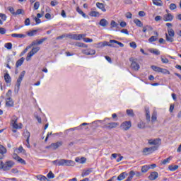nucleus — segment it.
<instances>
[{"label": "nucleus", "instance_id": "51", "mask_svg": "<svg viewBox=\"0 0 181 181\" xmlns=\"http://www.w3.org/2000/svg\"><path fill=\"white\" fill-rule=\"evenodd\" d=\"M76 11H77V13H80V15H82V16L83 17V18H86V13H84V12H83V11L81 9V8H79L78 7L76 8Z\"/></svg>", "mask_w": 181, "mask_h": 181}, {"label": "nucleus", "instance_id": "50", "mask_svg": "<svg viewBox=\"0 0 181 181\" xmlns=\"http://www.w3.org/2000/svg\"><path fill=\"white\" fill-rule=\"evenodd\" d=\"M36 33H37V30H33L32 31L28 32V36H35V35H36Z\"/></svg>", "mask_w": 181, "mask_h": 181}, {"label": "nucleus", "instance_id": "22", "mask_svg": "<svg viewBox=\"0 0 181 181\" xmlns=\"http://www.w3.org/2000/svg\"><path fill=\"white\" fill-rule=\"evenodd\" d=\"M25 134V136H27V139H26L27 144L25 145L27 148H30V144H29V138H30V133L29 132H26Z\"/></svg>", "mask_w": 181, "mask_h": 181}, {"label": "nucleus", "instance_id": "36", "mask_svg": "<svg viewBox=\"0 0 181 181\" xmlns=\"http://www.w3.org/2000/svg\"><path fill=\"white\" fill-rule=\"evenodd\" d=\"M110 43H116V45H119L120 47H124V44L122 42H118L115 40H110Z\"/></svg>", "mask_w": 181, "mask_h": 181}, {"label": "nucleus", "instance_id": "32", "mask_svg": "<svg viewBox=\"0 0 181 181\" xmlns=\"http://www.w3.org/2000/svg\"><path fill=\"white\" fill-rule=\"evenodd\" d=\"M4 79H5L6 83H11V76H9V74L6 73L4 75Z\"/></svg>", "mask_w": 181, "mask_h": 181}, {"label": "nucleus", "instance_id": "60", "mask_svg": "<svg viewBox=\"0 0 181 181\" xmlns=\"http://www.w3.org/2000/svg\"><path fill=\"white\" fill-rule=\"evenodd\" d=\"M130 47H132L133 49H136V43L135 42H132L129 43Z\"/></svg>", "mask_w": 181, "mask_h": 181}, {"label": "nucleus", "instance_id": "5", "mask_svg": "<svg viewBox=\"0 0 181 181\" xmlns=\"http://www.w3.org/2000/svg\"><path fill=\"white\" fill-rule=\"evenodd\" d=\"M11 124L13 129H22V123L18 124V117L16 116L12 117Z\"/></svg>", "mask_w": 181, "mask_h": 181}, {"label": "nucleus", "instance_id": "64", "mask_svg": "<svg viewBox=\"0 0 181 181\" xmlns=\"http://www.w3.org/2000/svg\"><path fill=\"white\" fill-rule=\"evenodd\" d=\"M156 120V113H153L152 117H151V121L154 122Z\"/></svg>", "mask_w": 181, "mask_h": 181}, {"label": "nucleus", "instance_id": "34", "mask_svg": "<svg viewBox=\"0 0 181 181\" xmlns=\"http://www.w3.org/2000/svg\"><path fill=\"white\" fill-rule=\"evenodd\" d=\"M168 169L171 172H175V170H177V169H179V165H169Z\"/></svg>", "mask_w": 181, "mask_h": 181}, {"label": "nucleus", "instance_id": "41", "mask_svg": "<svg viewBox=\"0 0 181 181\" xmlns=\"http://www.w3.org/2000/svg\"><path fill=\"white\" fill-rule=\"evenodd\" d=\"M138 128H139V129H144L145 128V122H140L139 123H138L137 124Z\"/></svg>", "mask_w": 181, "mask_h": 181}, {"label": "nucleus", "instance_id": "8", "mask_svg": "<svg viewBox=\"0 0 181 181\" xmlns=\"http://www.w3.org/2000/svg\"><path fill=\"white\" fill-rule=\"evenodd\" d=\"M148 144L149 145H155L154 146H157V148H158V146L162 144V139L159 138L148 139Z\"/></svg>", "mask_w": 181, "mask_h": 181}, {"label": "nucleus", "instance_id": "13", "mask_svg": "<svg viewBox=\"0 0 181 181\" xmlns=\"http://www.w3.org/2000/svg\"><path fill=\"white\" fill-rule=\"evenodd\" d=\"M163 19L165 22H172V21H173V15L171 13L165 14Z\"/></svg>", "mask_w": 181, "mask_h": 181}, {"label": "nucleus", "instance_id": "20", "mask_svg": "<svg viewBox=\"0 0 181 181\" xmlns=\"http://www.w3.org/2000/svg\"><path fill=\"white\" fill-rule=\"evenodd\" d=\"M25 62V58L21 57L20 59H18L16 63V67H21L22 64H23V62Z\"/></svg>", "mask_w": 181, "mask_h": 181}, {"label": "nucleus", "instance_id": "17", "mask_svg": "<svg viewBox=\"0 0 181 181\" xmlns=\"http://www.w3.org/2000/svg\"><path fill=\"white\" fill-rule=\"evenodd\" d=\"M69 39H73L74 40H81L80 38V34H73L69 35Z\"/></svg>", "mask_w": 181, "mask_h": 181}, {"label": "nucleus", "instance_id": "23", "mask_svg": "<svg viewBox=\"0 0 181 181\" xmlns=\"http://www.w3.org/2000/svg\"><path fill=\"white\" fill-rule=\"evenodd\" d=\"M108 45V42L104 41V42H100L99 43L96 44L97 47L101 48L107 46Z\"/></svg>", "mask_w": 181, "mask_h": 181}, {"label": "nucleus", "instance_id": "15", "mask_svg": "<svg viewBox=\"0 0 181 181\" xmlns=\"http://www.w3.org/2000/svg\"><path fill=\"white\" fill-rule=\"evenodd\" d=\"M96 6L99 9H101V11L103 12H106L107 11V9H105V6H104V4H103V3H100V2L96 3Z\"/></svg>", "mask_w": 181, "mask_h": 181}, {"label": "nucleus", "instance_id": "47", "mask_svg": "<svg viewBox=\"0 0 181 181\" xmlns=\"http://www.w3.org/2000/svg\"><path fill=\"white\" fill-rule=\"evenodd\" d=\"M15 15H25V11L23 9H18Z\"/></svg>", "mask_w": 181, "mask_h": 181}, {"label": "nucleus", "instance_id": "9", "mask_svg": "<svg viewBox=\"0 0 181 181\" xmlns=\"http://www.w3.org/2000/svg\"><path fill=\"white\" fill-rule=\"evenodd\" d=\"M131 127H132V123L131 121H125L120 125V128L123 129V131H128Z\"/></svg>", "mask_w": 181, "mask_h": 181}, {"label": "nucleus", "instance_id": "11", "mask_svg": "<svg viewBox=\"0 0 181 181\" xmlns=\"http://www.w3.org/2000/svg\"><path fill=\"white\" fill-rule=\"evenodd\" d=\"M25 74H26V71H23L20 75L18 78L17 79V84H16V87L18 88V90H19V88L21 87V83H22V80H23V77H25Z\"/></svg>", "mask_w": 181, "mask_h": 181}, {"label": "nucleus", "instance_id": "25", "mask_svg": "<svg viewBox=\"0 0 181 181\" xmlns=\"http://www.w3.org/2000/svg\"><path fill=\"white\" fill-rule=\"evenodd\" d=\"M11 36H12V37H18V38H20V39L26 37L25 35H23V34H16V33L11 34Z\"/></svg>", "mask_w": 181, "mask_h": 181}, {"label": "nucleus", "instance_id": "59", "mask_svg": "<svg viewBox=\"0 0 181 181\" xmlns=\"http://www.w3.org/2000/svg\"><path fill=\"white\" fill-rule=\"evenodd\" d=\"M169 8L170 11H174V9H176L177 6L175 4H170Z\"/></svg>", "mask_w": 181, "mask_h": 181}, {"label": "nucleus", "instance_id": "2", "mask_svg": "<svg viewBox=\"0 0 181 181\" xmlns=\"http://www.w3.org/2000/svg\"><path fill=\"white\" fill-rule=\"evenodd\" d=\"M14 165L15 163L12 160H8L6 161V163H4L1 160H0V170H3L4 171L11 170V169L13 168Z\"/></svg>", "mask_w": 181, "mask_h": 181}, {"label": "nucleus", "instance_id": "39", "mask_svg": "<svg viewBox=\"0 0 181 181\" xmlns=\"http://www.w3.org/2000/svg\"><path fill=\"white\" fill-rule=\"evenodd\" d=\"M6 152H7L6 148H5V146L0 144V153H3L5 155Z\"/></svg>", "mask_w": 181, "mask_h": 181}, {"label": "nucleus", "instance_id": "62", "mask_svg": "<svg viewBox=\"0 0 181 181\" xmlns=\"http://www.w3.org/2000/svg\"><path fill=\"white\" fill-rule=\"evenodd\" d=\"M6 33V30L4 28H0V34L5 35Z\"/></svg>", "mask_w": 181, "mask_h": 181}, {"label": "nucleus", "instance_id": "52", "mask_svg": "<svg viewBox=\"0 0 181 181\" xmlns=\"http://www.w3.org/2000/svg\"><path fill=\"white\" fill-rule=\"evenodd\" d=\"M146 30H152V27H151L150 25L144 26L143 28V32L145 33V32H146Z\"/></svg>", "mask_w": 181, "mask_h": 181}, {"label": "nucleus", "instance_id": "26", "mask_svg": "<svg viewBox=\"0 0 181 181\" xmlns=\"http://www.w3.org/2000/svg\"><path fill=\"white\" fill-rule=\"evenodd\" d=\"M35 177L37 179V180H40V181L47 180V177H46V176L42 175H36Z\"/></svg>", "mask_w": 181, "mask_h": 181}, {"label": "nucleus", "instance_id": "48", "mask_svg": "<svg viewBox=\"0 0 181 181\" xmlns=\"http://www.w3.org/2000/svg\"><path fill=\"white\" fill-rule=\"evenodd\" d=\"M39 50H40V47H33L31 52H33V53H34V54H36V53H37V52H39Z\"/></svg>", "mask_w": 181, "mask_h": 181}, {"label": "nucleus", "instance_id": "4", "mask_svg": "<svg viewBox=\"0 0 181 181\" xmlns=\"http://www.w3.org/2000/svg\"><path fill=\"white\" fill-rule=\"evenodd\" d=\"M138 61V59L134 58V57H131L129 58V62H131V69H132V70H135V71H138V70H139V69L141 68V66H139V64H138V62H136Z\"/></svg>", "mask_w": 181, "mask_h": 181}, {"label": "nucleus", "instance_id": "24", "mask_svg": "<svg viewBox=\"0 0 181 181\" xmlns=\"http://www.w3.org/2000/svg\"><path fill=\"white\" fill-rule=\"evenodd\" d=\"M174 37L169 36L168 33H165V39L167 42H169L170 43H173V42H175Z\"/></svg>", "mask_w": 181, "mask_h": 181}, {"label": "nucleus", "instance_id": "3", "mask_svg": "<svg viewBox=\"0 0 181 181\" xmlns=\"http://www.w3.org/2000/svg\"><path fill=\"white\" fill-rule=\"evenodd\" d=\"M6 105L7 107H13V100H12L11 90H8L6 94Z\"/></svg>", "mask_w": 181, "mask_h": 181}, {"label": "nucleus", "instance_id": "58", "mask_svg": "<svg viewBox=\"0 0 181 181\" xmlns=\"http://www.w3.org/2000/svg\"><path fill=\"white\" fill-rule=\"evenodd\" d=\"M8 9L9 12H11V13H12V15H15L16 12H15V9L13 8V7L9 6V7H8Z\"/></svg>", "mask_w": 181, "mask_h": 181}, {"label": "nucleus", "instance_id": "29", "mask_svg": "<svg viewBox=\"0 0 181 181\" xmlns=\"http://www.w3.org/2000/svg\"><path fill=\"white\" fill-rule=\"evenodd\" d=\"M148 51L150 52V53H153V54H156V56H159V54H160V52H159V50L158 49H148Z\"/></svg>", "mask_w": 181, "mask_h": 181}, {"label": "nucleus", "instance_id": "43", "mask_svg": "<svg viewBox=\"0 0 181 181\" xmlns=\"http://www.w3.org/2000/svg\"><path fill=\"white\" fill-rule=\"evenodd\" d=\"M172 158V157H168L166 159H164L161 163L162 165H168V163H169L170 162V159Z\"/></svg>", "mask_w": 181, "mask_h": 181}, {"label": "nucleus", "instance_id": "33", "mask_svg": "<svg viewBox=\"0 0 181 181\" xmlns=\"http://www.w3.org/2000/svg\"><path fill=\"white\" fill-rule=\"evenodd\" d=\"M149 169H151V167H149V165H144L141 167V172L142 173H146V172H148Z\"/></svg>", "mask_w": 181, "mask_h": 181}, {"label": "nucleus", "instance_id": "1", "mask_svg": "<svg viewBox=\"0 0 181 181\" xmlns=\"http://www.w3.org/2000/svg\"><path fill=\"white\" fill-rule=\"evenodd\" d=\"M53 165L56 166H74L76 163L71 160L59 159L52 161Z\"/></svg>", "mask_w": 181, "mask_h": 181}, {"label": "nucleus", "instance_id": "37", "mask_svg": "<svg viewBox=\"0 0 181 181\" xmlns=\"http://www.w3.org/2000/svg\"><path fill=\"white\" fill-rule=\"evenodd\" d=\"M126 112L129 117H135V113H134L133 110H127Z\"/></svg>", "mask_w": 181, "mask_h": 181}, {"label": "nucleus", "instance_id": "46", "mask_svg": "<svg viewBox=\"0 0 181 181\" xmlns=\"http://www.w3.org/2000/svg\"><path fill=\"white\" fill-rule=\"evenodd\" d=\"M4 47L6 49H8V50H11L12 49V43L8 42L4 45Z\"/></svg>", "mask_w": 181, "mask_h": 181}, {"label": "nucleus", "instance_id": "55", "mask_svg": "<svg viewBox=\"0 0 181 181\" xmlns=\"http://www.w3.org/2000/svg\"><path fill=\"white\" fill-rule=\"evenodd\" d=\"M83 42L86 43H93V40L91 38H83Z\"/></svg>", "mask_w": 181, "mask_h": 181}, {"label": "nucleus", "instance_id": "53", "mask_svg": "<svg viewBox=\"0 0 181 181\" xmlns=\"http://www.w3.org/2000/svg\"><path fill=\"white\" fill-rule=\"evenodd\" d=\"M47 40V37L42 38L41 40H37V44L38 45H42L43 42H46Z\"/></svg>", "mask_w": 181, "mask_h": 181}, {"label": "nucleus", "instance_id": "7", "mask_svg": "<svg viewBox=\"0 0 181 181\" xmlns=\"http://www.w3.org/2000/svg\"><path fill=\"white\" fill-rule=\"evenodd\" d=\"M155 151H158V146L146 147L143 149V155H151V153H153Z\"/></svg>", "mask_w": 181, "mask_h": 181}, {"label": "nucleus", "instance_id": "30", "mask_svg": "<svg viewBox=\"0 0 181 181\" xmlns=\"http://www.w3.org/2000/svg\"><path fill=\"white\" fill-rule=\"evenodd\" d=\"M134 23L136 25V26H139V28H142V26H144L142 22H141L138 18L134 19Z\"/></svg>", "mask_w": 181, "mask_h": 181}, {"label": "nucleus", "instance_id": "61", "mask_svg": "<svg viewBox=\"0 0 181 181\" xmlns=\"http://www.w3.org/2000/svg\"><path fill=\"white\" fill-rule=\"evenodd\" d=\"M50 5H51L52 6H56V5H59V2H58L57 1H56V0L52 1L50 2Z\"/></svg>", "mask_w": 181, "mask_h": 181}, {"label": "nucleus", "instance_id": "12", "mask_svg": "<svg viewBox=\"0 0 181 181\" xmlns=\"http://www.w3.org/2000/svg\"><path fill=\"white\" fill-rule=\"evenodd\" d=\"M82 53L86 56H93L95 54V51L93 49H83Z\"/></svg>", "mask_w": 181, "mask_h": 181}, {"label": "nucleus", "instance_id": "40", "mask_svg": "<svg viewBox=\"0 0 181 181\" xmlns=\"http://www.w3.org/2000/svg\"><path fill=\"white\" fill-rule=\"evenodd\" d=\"M35 55V53H33V52H28L27 57H26V61L29 62V60H30V59H32V57Z\"/></svg>", "mask_w": 181, "mask_h": 181}, {"label": "nucleus", "instance_id": "28", "mask_svg": "<svg viewBox=\"0 0 181 181\" xmlns=\"http://www.w3.org/2000/svg\"><path fill=\"white\" fill-rule=\"evenodd\" d=\"M156 36H151L148 39V42H156L158 40V36H159V34L158 33H156Z\"/></svg>", "mask_w": 181, "mask_h": 181}, {"label": "nucleus", "instance_id": "21", "mask_svg": "<svg viewBox=\"0 0 181 181\" xmlns=\"http://www.w3.org/2000/svg\"><path fill=\"white\" fill-rule=\"evenodd\" d=\"M153 5H156V6H163V3L162 2V0H152Z\"/></svg>", "mask_w": 181, "mask_h": 181}, {"label": "nucleus", "instance_id": "49", "mask_svg": "<svg viewBox=\"0 0 181 181\" xmlns=\"http://www.w3.org/2000/svg\"><path fill=\"white\" fill-rule=\"evenodd\" d=\"M47 177H48V179H54V174H53L52 171H49L47 175Z\"/></svg>", "mask_w": 181, "mask_h": 181}, {"label": "nucleus", "instance_id": "31", "mask_svg": "<svg viewBox=\"0 0 181 181\" xmlns=\"http://www.w3.org/2000/svg\"><path fill=\"white\" fill-rule=\"evenodd\" d=\"M146 119L148 122L151 121V115H149V108H146Z\"/></svg>", "mask_w": 181, "mask_h": 181}, {"label": "nucleus", "instance_id": "16", "mask_svg": "<svg viewBox=\"0 0 181 181\" xmlns=\"http://www.w3.org/2000/svg\"><path fill=\"white\" fill-rule=\"evenodd\" d=\"M93 172V168H88L86 170H83V172L81 174L82 177H84L85 176H88L89 174H90Z\"/></svg>", "mask_w": 181, "mask_h": 181}, {"label": "nucleus", "instance_id": "57", "mask_svg": "<svg viewBox=\"0 0 181 181\" xmlns=\"http://www.w3.org/2000/svg\"><path fill=\"white\" fill-rule=\"evenodd\" d=\"M40 6V3L39 1H37L34 4V9L37 11V9H39V7Z\"/></svg>", "mask_w": 181, "mask_h": 181}, {"label": "nucleus", "instance_id": "38", "mask_svg": "<svg viewBox=\"0 0 181 181\" xmlns=\"http://www.w3.org/2000/svg\"><path fill=\"white\" fill-rule=\"evenodd\" d=\"M75 46H77L78 47L87 48V45H86L83 42H76Z\"/></svg>", "mask_w": 181, "mask_h": 181}, {"label": "nucleus", "instance_id": "42", "mask_svg": "<svg viewBox=\"0 0 181 181\" xmlns=\"http://www.w3.org/2000/svg\"><path fill=\"white\" fill-rule=\"evenodd\" d=\"M111 28H119V24L117 23L115 21H112L110 23Z\"/></svg>", "mask_w": 181, "mask_h": 181}, {"label": "nucleus", "instance_id": "56", "mask_svg": "<svg viewBox=\"0 0 181 181\" xmlns=\"http://www.w3.org/2000/svg\"><path fill=\"white\" fill-rule=\"evenodd\" d=\"M18 151L20 153H26V151H25V149H23V147H22V146H21L18 148Z\"/></svg>", "mask_w": 181, "mask_h": 181}, {"label": "nucleus", "instance_id": "10", "mask_svg": "<svg viewBox=\"0 0 181 181\" xmlns=\"http://www.w3.org/2000/svg\"><path fill=\"white\" fill-rule=\"evenodd\" d=\"M119 125L118 122H110L105 124L103 128H105L106 129H113L114 128H117Z\"/></svg>", "mask_w": 181, "mask_h": 181}, {"label": "nucleus", "instance_id": "14", "mask_svg": "<svg viewBox=\"0 0 181 181\" xmlns=\"http://www.w3.org/2000/svg\"><path fill=\"white\" fill-rule=\"evenodd\" d=\"M158 177L159 174L158 173V172L154 171L150 174V175L148 176V179L150 180H156V179H158Z\"/></svg>", "mask_w": 181, "mask_h": 181}, {"label": "nucleus", "instance_id": "63", "mask_svg": "<svg viewBox=\"0 0 181 181\" xmlns=\"http://www.w3.org/2000/svg\"><path fill=\"white\" fill-rule=\"evenodd\" d=\"M0 18H1V19L3 21H6V15L4 14V13H0Z\"/></svg>", "mask_w": 181, "mask_h": 181}, {"label": "nucleus", "instance_id": "19", "mask_svg": "<svg viewBox=\"0 0 181 181\" xmlns=\"http://www.w3.org/2000/svg\"><path fill=\"white\" fill-rule=\"evenodd\" d=\"M99 25L103 26V28H105V26L108 25V21L105 18H103L100 20Z\"/></svg>", "mask_w": 181, "mask_h": 181}, {"label": "nucleus", "instance_id": "27", "mask_svg": "<svg viewBox=\"0 0 181 181\" xmlns=\"http://www.w3.org/2000/svg\"><path fill=\"white\" fill-rule=\"evenodd\" d=\"M86 159L84 157H82L81 158H76V159H75V161L78 162V163H86Z\"/></svg>", "mask_w": 181, "mask_h": 181}, {"label": "nucleus", "instance_id": "45", "mask_svg": "<svg viewBox=\"0 0 181 181\" xmlns=\"http://www.w3.org/2000/svg\"><path fill=\"white\" fill-rule=\"evenodd\" d=\"M90 16L96 18L97 16H100V13L98 11H91Z\"/></svg>", "mask_w": 181, "mask_h": 181}, {"label": "nucleus", "instance_id": "35", "mask_svg": "<svg viewBox=\"0 0 181 181\" xmlns=\"http://www.w3.org/2000/svg\"><path fill=\"white\" fill-rule=\"evenodd\" d=\"M151 67L152 70H153L154 71H158V73H160V71H162V68H160L159 66L152 65Z\"/></svg>", "mask_w": 181, "mask_h": 181}, {"label": "nucleus", "instance_id": "6", "mask_svg": "<svg viewBox=\"0 0 181 181\" xmlns=\"http://www.w3.org/2000/svg\"><path fill=\"white\" fill-rule=\"evenodd\" d=\"M63 145V141H57L56 143H52L49 146L45 147V149H52V151H56Z\"/></svg>", "mask_w": 181, "mask_h": 181}, {"label": "nucleus", "instance_id": "54", "mask_svg": "<svg viewBox=\"0 0 181 181\" xmlns=\"http://www.w3.org/2000/svg\"><path fill=\"white\" fill-rule=\"evenodd\" d=\"M17 162H18L19 163H21V165H26V161H25V160H23L22 158H18V159L17 160Z\"/></svg>", "mask_w": 181, "mask_h": 181}, {"label": "nucleus", "instance_id": "18", "mask_svg": "<svg viewBox=\"0 0 181 181\" xmlns=\"http://www.w3.org/2000/svg\"><path fill=\"white\" fill-rule=\"evenodd\" d=\"M127 176H128V173L124 172L122 173L118 177H117V180L121 181V180H124V179H125V177H127Z\"/></svg>", "mask_w": 181, "mask_h": 181}, {"label": "nucleus", "instance_id": "44", "mask_svg": "<svg viewBox=\"0 0 181 181\" xmlns=\"http://www.w3.org/2000/svg\"><path fill=\"white\" fill-rule=\"evenodd\" d=\"M168 36L175 37V30L172 28L168 30Z\"/></svg>", "mask_w": 181, "mask_h": 181}]
</instances>
